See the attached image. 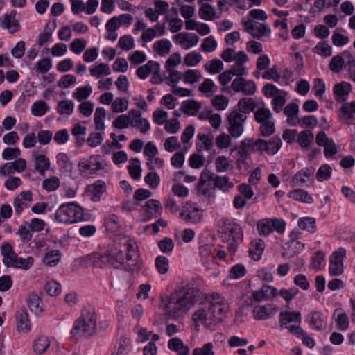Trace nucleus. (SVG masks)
<instances>
[{
	"label": "nucleus",
	"instance_id": "obj_1",
	"mask_svg": "<svg viewBox=\"0 0 355 355\" xmlns=\"http://www.w3.org/2000/svg\"><path fill=\"white\" fill-rule=\"evenodd\" d=\"M197 281L198 279H193L175 286L166 297L164 311L167 315L172 318L182 317L195 306L200 297Z\"/></svg>",
	"mask_w": 355,
	"mask_h": 355
},
{
	"label": "nucleus",
	"instance_id": "obj_2",
	"mask_svg": "<svg viewBox=\"0 0 355 355\" xmlns=\"http://www.w3.org/2000/svg\"><path fill=\"white\" fill-rule=\"evenodd\" d=\"M218 294L207 295L201 293V324L214 331L217 324L223 320V316L228 312L229 305L220 300Z\"/></svg>",
	"mask_w": 355,
	"mask_h": 355
},
{
	"label": "nucleus",
	"instance_id": "obj_3",
	"mask_svg": "<svg viewBox=\"0 0 355 355\" xmlns=\"http://www.w3.org/2000/svg\"><path fill=\"white\" fill-rule=\"evenodd\" d=\"M88 260L95 267H112L119 268L123 267L126 271H134L135 264H125L124 263V254L123 250L115 246L107 250L105 254L93 253L88 256Z\"/></svg>",
	"mask_w": 355,
	"mask_h": 355
},
{
	"label": "nucleus",
	"instance_id": "obj_4",
	"mask_svg": "<svg viewBox=\"0 0 355 355\" xmlns=\"http://www.w3.org/2000/svg\"><path fill=\"white\" fill-rule=\"evenodd\" d=\"M96 314L93 307L82 309L80 316L74 321L71 330L72 337L78 338L82 336L89 337L96 332Z\"/></svg>",
	"mask_w": 355,
	"mask_h": 355
},
{
	"label": "nucleus",
	"instance_id": "obj_5",
	"mask_svg": "<svg viewBox=\"0 0 355 355\" xmlns=\"http://www.w3.org/2000/svg\"><path fill=\"white\" fill-rule=\"evenodd\" d=\"M218 232L223 241L229 243L228 252L234 254L237 251L238 244L243 241V230L240 225L230 219H225Z\"/></svg>",
	"mask_w": 355,
	"mask_h": 355
},
{
	"label": "nucleus",
	"instance_id": "obj_6",
	"mask_svg": "<svg viewBox=\"0 0 355 355\" xmlns=\"http://www.w3.org/2000/svg\"><path fill=\"white\" fill-rule=\"evenodd\" d=\"M54 217L58 223L64 224L88 220V214H85L83 207L74 202L62 204L55 211Z\"/></svg>",
	"mask_w": 355,
	"mask_h": 355
},
{
	"label": "nucleus",
	"instance_id": "obj_7",
	"mask_svg": "<svg viewBox=\"0 0 355 355\" xmlns=\"http://www.w3.org/2000/svg\"><path fill=\"white\" fill-rule=\"evenodd\" d=\"M346 254L345 249L340 248L332 253L330 257L329 272L331 276H339L343 272V258Z\"/></svg>",
	"mask_w": 355,
	"mask_h": 355
},
{
	"label": "nucleus",
	"instance_id": "obj_8",
	"mask_svg": "<svg viewBox=\"0 0 355 355\" xmlns=\"http://www.w3.org/2000/svg\"><path fill=\"white\" fill-rule=\"evenodd\" d=\"M244 29L253 37L259 39L270 34V28L266 24L248 20L244 23Z\"/></svg>",
	"mask_w": 355,
	"mask_h": 355
},
{
	"label": "nucleus",
	"instance_id": "obj_9",
	"mask_svg": "<svg viewBox=\"0 0 355 355\" xmlns=\"http://www.w3.org/2000/svg\"><path fill=\"white\" fill-rule=\"evenodd\" d=\"M106 189L105 182L103 180H98L93 184L87 186L85 193L92 202H98Z\"/></svg>",
	"mask_w": 355,
	"mask_h": 355
},
{
	"label": "nucleus",
	"instance_id": "obj_10",
	"mask_svg": "<svg viewBox=\"0 0 355 355\" xmlns=\"http://www.w3.org/2000/svg\"><path fill=\"white\" fill-rule=\"evenodd\" d=\"M279 327L282 329H287L290 331V327L288 324L295 322L300 324L302 322V315L300 311H282L279 315Z\"/></svg>",
	"mask_w": 355,
	"mask_h": 355
},
{
	"label": "nucleus",
	"instance_id": "obj_11",
	"mask_svg": "<svg viewBox=\"0 0 355 355\" xmlns=\"http://www.w3.org/2000/svg\"><path fill=\"white\" fill-rule=\"evenodd\" d=\"M80 173L90 172L95 173L96 171L103 169L102 163L99 161L98 156L93 155L87 159L83 158L78 163Z\"/></svg>",
	"mask_w": 355,
	"mask_h": 355
},
{
	"label": "nucleus",
	"instance_id": "obj_12",
	"mask_svg": "<svg viewBox=\"0 0 355 355\" xmlns=\"http://www.w3.org/2000/svg\"><path fill=\"white\" fill-rule=\"evenodd\" d=\"M131 116L130 126L139 128L141 133H146L150 128L149 121L146 118H141V113L139 110H130L128 112Z\"/></svg>",
	"mask_w": 355,
	"mask_h": 355
},
{
	"label": "nucleus",
	"instance_id": "obj_13",
	"mask_svg": "<svg viewBox=\"0 0 355 355\" xmlns=\"http://www.w3.org/2000/svg\"><path fill=\"white\" fill-rule=\"evenodd\" d=\"M16 11H11L10 15L4 14L0 18L1 26L3 29H7L10 33H15L19 31L20 24L15 19Z\"/></svg>",
	"mask_w": 355,
	"mask_h": 355
},
{
	"label": "nucleus",
	"instance_id": "obj_14",
	"mask_svg": "<svg viewBox=\"0 0 355 355\" xmlns=\"http://www.w3.org/2000/svg\"><path fill=\"white\" fill-rule=\"evenodd\" d=\"M215 174L205 169L201 173V193L205 196H211L214 194L216 187H212L211 182L215 181Z\"/></svg>",
	"mask_w": 355,
	"mask_h": 355
},
{
	"label": "nucleus",
	"instance_id": "obj_15",
	"mask_svg": "<svg viewBox=\"0 0 355 355\" xmlns=\"http://www.w3.org/2000/svg\"><path fill=\"white\" fill-rule=\"evenodd\" d=\"M352 91V85L345 81L337 83L333 88V93L335 99L340 103L345 102L347 99V96Z\"/></svg>",
	"mask_w": 355,
	"mask_h": 355
},
{
	"label": "nucleus",
	"instance_id": "obj_16",
	"mask_svg": "<svg viewBox=\"0 0 355 355\" xmlns=\"http://www.w3.org/2000/svg\"><path fill=\"white\" fill-rule=\"evenodd\" d=\"M277 311V307H272L270 304L257 305L253 309V315L257 320H266L273 316Z\"/></svg>",
	"mask_w": 355,
	"mask_h": 355
},
{
	"label": "nucleus",
	"instance_id": "obj_17",
	"mask_svg": "<svg viewBox=\"0 0 355 355\" xmlns=\"http://www.w3.org/2000/svg\"><path fill=\"white\" fill-rule=\"evenodd\" d=\"M17 327L19 331H29L31 330V322L26 308L22 307L16 313Z\"/></svg>",
	"mask_w": 355,
	"mask_h": 355
},
{
	"label": "nucleus",
	"instance_id": "obj_18",
	"mask_svg": "<svg viewBox=\"0 0 355 355\" xmlns=\"http://www.w3.org/2000/svg\"><path fill=\"white\" fill-rule=\"evenodd\" d=\"M306 321L312 329L317 331H321L325 327V319L324 315L319 311L311 312L307 315Z\"/></svg>",
	"mask_w": 355,
	"mask_h": 355
},
{
	"label": "nucleus",
	"instance_id": "obj_19",
	"mask_svg": "<svg viewBox=\"0 0 355 355\" xmlns=\"http://www.w3.org/2000/svg\"><path fill=\"white\" fill-rule=\"evenodd\" d=\"M264 249V241L261 239H254L250 243V247L248 250L249 257L254 261H259L262 257Z\"/></svg>",
	"mask_w": 355,
	"mask_h": 355
},
{
	"label": "nucleus",
	"instance_id": "obj_20",
	"mask_svg": "<svg viewBox=\"0 0 355 355\" xmlns=\"http://www.w3.org/2000/svg\"><path fill=\"white\" fill-rule=\"evenodd\" d=\"M290 333L297 338H301L304 345L309 348L315 346V340L310 337L300 326L292 325L290 327Z\"/></svg>",
	"mask_w": 355,
	"mask_h": 355
},
{
	"label": "nucleus",
	"instance_id": "obj_21",
	"mask_svg": "<svg viewBox=\"0 0 355 355\" xmlns=\"http://www.w3.org/2000/svg\"><path fill=\"white\" fill-rule=\"evenodd\" d=\"M56 159L60 172L70 173L73 171V164L66 153H59Z\"/></svg>",
	"mask_w": 355,
	"mask_h": 355
},
{
	"label": "nucleus",
	"instance_id": "obj_22",
	"mask_svg": "<svg viewBox=\"0 0 355 355\" xmlns=\"http://www.w3.org/2000/svg\"><path fill=\"white\" fill-rule=\"evenodd\" d=\"M315 168L313 167L304 168L299 171L292 178V182L294 186H300L306 182L309 179L314 173Z\"/></svg>",
	"mask_w": 355,
	"mask_h": 355
},
{
	"label": "nucleus",
	"instance_id": "obj_23",
	"mask_svg": "<svg viewBox=\"0 0 355 355\" xmlns=\"http://www.w3.org/2000/svg\"><path fill=\"white\" fill-rule=\"evenodd\" d=\"M159 64L157 62L150 60L146 64L140 66L136 71L137 76L142 80L147 78V77L152 73L154 69H158Z\"/></svg>",
	"mask_w": 355,
	"mask_h": 355
},
{
	"label": "nucleus",
	"instance_id": "obj_24",
	"mask_svg": "<svg viewBox=\"0 0 355 355\" xmlns=\"http://www.w3.org/2000/svg\"><path fill=\"white\" fill-rule=\"evenodd\" d=\"M288 196L295 200L300 201L304 203L311 204L313 202V198L309 193L301 189H294L288 193Z\"/></svg>",
	"mask_w": 355,
	"mask_h": 355
},
{
	"label": "nucleus",
	"instance_id": "obj_25",
	"mask_svg": "<svg viewBox=\"0 0 355 355\" xmlns=\"http://www.w3.org/2000/svg\"><path fill=\"white\" fill-rule=\"evenodd\" d=\"M314 135L310 130H303L297 136V142L301 148L309 150L313 144Z\"/></svg>",
	"mask_w": 355,
	"mask_h": 355
},
{
	"label": "nucleus",
	"instance_id": "obj_26",
	"mask_svg": "<svg viewBox=\"0 0 355 355\" xmlns=\"http://www.w3.org/2000/svg\"><path fill=\"white\" fill-rule=\"evenodd\" d=\"M257 106V103L252 98H242L237 103V107H239L244 114H249L251 112L254 113Z\"/></svg>",
	"mask_w": 355,
	"mask_h": 355
},
{
	"label": "nucleus",
	"instance_id": "obj_27",
	"mask_svg": "<svg viewBox=\"0 0 355 355\" xmlns=\"http://www.w3.org/2000/svg\"><path fill=\"white\" fill-rule=\"evenodd\" d=\"M51 162L44 155H38L35 157V168L42 175H45V171L49 169Z\"/></svg>",
	"mask_w": 355,
	"mask_h": 355
},
{
	"label": "nucleus",
	"instance_id": "obj_28",
	"mask_svg": "<svg viewBox=\"0 0 355 355\" xmlns=\"http://www.w3.org/2000/svg\"><path fill=\"white\" fill-rule=\"evenodd\" d=\"M26 302L28 308L35 314H39L42 312V301L37 294H30L26 299Z\"/></svg>",
	"mask_w": 355,
	"mask_h": 355
},
{
	"label": "nucleus",
	"instance_id": "obj_29",
	"mask_svg": "<svg viewBox=\"0 0 355 355\" xmlns=\"http://www.w3.org/2000/svg\"><path fill=\"white\" fill-rule=\"evenodd\" d=\"M51 342L46 336H40L33 343V350L37 354H42L50 347Z\"/></svg>",
	"mask_w": 355,
	"mask_h": 355
},
{
	"label": "nucleus",
	"instance_id": "obj_30",
	"mask_svg": "<svg viewBox=\"0 0 355 355\" xmlns=\"http://www.w3.org/2000/svg\"><path fill=\"white\" fill-rule=\"evenodd\" d=\"M62 254L58 250H53L46 252L43 258V263L50 267L55 266L60 261Z\"/></svg>",
	"mask_w": 355,
	"mask_h": 355
},
{
	"label": "nucleus",
	"instance_id": "obj_31",
	"mask_svg": "<svg viewBox=\"0 0 355 355\" xmlns=\"http://www.w3.org/2000/svg\"><path fill=\"white\" fill-rule=\"evenodd\" d=\"M215 181L211 182L212 187H216L223 191H227L234 184L227 176L214 175Z\"/></svg>",
	"mask_w": 355,
	"mask_h": 355
},
{
	"label": "nucleus",
	"instance_id": "obj_32",
	"mask_svg": "<svg viewBox=\"0 0 355 355\" xmlns=\"http://www.w3.org/2000/svg\"><path fill=\"white\" fill-rule=\"evenodd\" d=\"M297 225L300 229L314 233L316 228L315 219L312 217H302L298 220Z\"/></svg>",
	"mask_w": 355,
	"mask_h": 355
},
{
	"label": "nucleus",
	"instance_id": "obj_33",
	"mask_svg": "<svg viewBox=\"0 0 355 355\" xmlns=\"http://www.w3.org/2000/svg\"><path fill=\"white\" fill-rule=\"evenodd\" d=\"M223 62L217 58L207 61L204 64L205 69L210 74L219 73L223 69Z\"/></svg>",
	"mask_w": 355,
	"mask_h": 355
},
{
	"label": "nucleus",
	"instance_id": "obj_34",
	"mask_svg": "<svg viewBox=\"0 0 355 355\" xmlns=\"http://www.w3.org/2000/svg\"><path fill=\"white\" fill-rule=\"evenodd\" d=\"M144 207L146 208L147 212L154 214L155 217L160 216L162 212V207L160 202L155 199H150L146 201Z\"/></svg>",
	"mask_w": 355,
	"mask_h": 355
},
{
	"label": "nucleus",
	"instance_id": "obj_35",
	"mask_svg": "<svg viewBox=\"0 0 355 355\" xmlns=\"http://www.w3.org/2000/svg\"><path fill=\"white\" fill-rule=\"evenodd\" d=\"M282 142L279 137H272L266 141V153L269 155H275L280 149Z\"/></svg>",
	"mask_w": 355,
	"mask_h": 355
},
{
	"label": "nucleus",
	"instance_id": "obj_36",
	"mask_svg": "<svg viewBox=\"0 0 355 355\" xmlns=\"http://www.w3.org/2000/svg\"><path fill=\"white\" fill-rule=\"evenodd\" d=\"M73 108L74 103L71 100H62L58 102L57 105V111L61 115L72 114Z\"/></svg>",
	"mask_w": 355,
	"mask_h": 355
},
{
	"label": "nucleus",
	"instance_id": "obj_37",
	"mask_svg": "<svg viewBox=\"0 0 355 355\" xmlns=\"http://www.w3.org/2000/svg\"><path fill=\"white\" fill-rule=\"evenodd\" d=\"M53 67V62L51 58H44L39 60L35 65L37 73L45 74L49 72Z\"/></svg>",
	"mask_w": 355,
	"mask_h": 355
},
{
	"label": "nucleus",
	"instance_id": "obj_38",
	"mask_svg": "<svg viewBox=\"0 0 355 355\" xmlns=\"http://www.w3.org/2000/svg\"><path fill=\"white\" fill-rule=\"evenodd\" d=\"M272 113L268 108L261 107L254 112V119L258 123H266L272 120Z\"/></svg>",
	"mask_w": 355,
	"mask_h": 355
},
{
	"label": "nucleus",
	"instance_id": "obj_39",
	"mask_svg": "<svg viewBox=\"0 0 355 355\" xmlns=\"http://www.w3.org/2000/svg\"><path fill=\"white\" fill-rule=\"evenodd\" d=\"M218 90V86L211 79L207 78L201 83V93L205 94V96L211 97Z\"/></svg>",
	"mask_w": 355,
	"mask_h": 355
},
{
	"label": "nucleus",
	"instance_id": "obj_40",
	"mask_svg": "<svg viewBox=\"0 0 355 355\" xmlns=\"http://www.w3.org/2000/svg\"><path fill=\"white\" fill-rule=\"evenodd\" d=\"M171 44L167 39H162L157 41L153 44L155 51L160 55L167 54L170 52Z\"/></svg>",
	"mask_w": 355,
	"mask_h": 355
},
{
	"label": "nucleus",
	"instance_id": "obj_41",
	"mask_svg": "<svg viewBox=\"0 0 355 355\" xmlns=\"http://www.w3.org/2000/svg\"><path fill=\"white\" fill-rule=\"evenodd\" d=\"M262 92L266 98H275L278 96V94H283L284 96L287 95L286 92L278 89L272 83H266L262 89Z\"/></svg>",
	"mask_w": 355,
	"mask_h": 355
},
{
	"label": "nucleus",
	"instance_id": "obj_42",
	"mask_svg": "<svg viewBox=\"0 0 355 355\" xmlns=\"http://www.w3.org/2000/svg\"><path fill=\"white\" fill-rule=\"evenodd\" d=\"M49 110V105L43 101H36L31 106V113L35 116L44 115Z\"/></svg>",
	"mask_w": 355,
	"mask_h": 355
},
{
	"label": "nucleus",
	"instance_id": "obj_43",
	"mask_svg": "<svg viewBox=\"0 0 355 355\" xmlns=\"http://www.w3.org/2000/svg\"><path fill=\"white\" fill-rule=\"evenodd\" d=\"M218 17L216 15V11L213 6L208 3H201V19L214 20Z\"/></svg>",
	"mask_w": 355,
	"mask_h": 355
},
{
	"label": "nucleus",
	"instance_id": "obj_44",
	"mask_svg": "<svg viewBox=\"0 0 355 355\" xmlns=\"http://www.w3.org/2000/svg\"><path fill=\"white\" fill-rule=\"evenodd\" d=\"M92 92V87L89 85H87L85 87H78L76 92L73 93V97L78 101L81 102L87 98Z\"/></svg>",
	"mask_w": 355,
	"mask_h": 355
},
{
	"label": "nucleus",
	"instance_id": "obj_45",
	"mask_svg": "<svg viewBox=\"0 0 355 355\" xmlns=\"http://www.w3.org/2000/svg\"><path fill=\"white\" fill-rule=\"evenodd\" d=\"M155 264L158 272L161 275L166 274L168 271L169 261L167 257L159 255L156 257Z\"/></svg>",
	"mask_w": 355,
	"mask_h": 355
},
{
	"label": "nucleus",
	"instance_id": "obj_46",
	"mask_svg": "<svg viewBox=\"0 0 355 355\" xmlns=\"http://www.w3.org/2000/svg\"><path fill=\"white\" fill-rule=\"evenodd\" d=\"M313 52L323 57H329L332 54V49L330 45L324 42H320L313 47Z\"/></svg>",
	"mask_w": 355,
	"mask_h": 355
},
{
	"label": "nucleus",
	"instance_id": "obj_47",
	"mask_svg": "<svg viewBox=\"0 0 355 355\" xmlns=\"http://www.w3.org/2000/svg\"><path fill=\"white\" fill-rule=\"evenodd\" d=\"M131 162L132 165L128 166V173L134 180H139L141 173L140 161L137 158H134L131 160Z\"/></svg>",
	"mask_w": 355,
	"mask_h": 355
},
{
	"label": "nucleus",
	"instance_id": "obj_48",
	"mask_svg": "<svg viewBox=\"0 0 355 355\" xmlns=\"http://www.w3.org/2000/svg\"><path fill=\"white\" fill-rule=\"evenodd\" d=\"M30 227L28 225V222H24L23 224L19 225L17 234L20 236V239L23 243H26L31 240L33 234Z\"/></svg>",
	"mask_w": 355,
	"mask_h": 355
},
{
	"label": "nucleus",
	"instance_id": "obj_49",
	"mask_svg": "<svg viewBox=\"0 0 355 355\" xmlns=\"http://www.w3.org/2000/svg\"><path fill=\"white\" fill-rule=\"evenodd\" d=\"M200 105L193 101H185L182 103L181 110L187 115H194L198 112Z\"/></svg>",
	"mask_w": 355,
	"mask_h": 355
},
{
	"label": "nucleus",
	"instance_id": "obj_50",
	"mask_svg": "<svg viewBox=\"0 0 355 355\" xmlns=\"http://www.w3.org/2000/svg\"><path fill=\"white\" fill-rule=\"evenodd\" d=\"M253 139L250 138H245L241 141L240 147L238 150V154L241 157H246L248 155V151H252Z\"/></svg>",
	"mask_w": 355,
	"mask_h": 355
},
{
	"label": "nucleus",
	"instance_id": "obj_51",
	"mask_svg": "<svg viewBox=\"0 0 355 355\" xmlns=\"http://www.w3.org/2000/svg\"><path fill=\"white\" fill-rule=\"evenodd\" d=\"M217 42L213 36H209L203 40L201 44V51L211 53L217 48Z\"/></svg>",
	"mask_w": 355,
	"mask_h": 355
},
{
	"label": "nucleus",
	"instance_id": "obj_52",
	"mask_svg": "<svg viewBox=\"0 0 355 355\" xmlns=\"http://www.w3.org/2000/svg\"><path fill=\"white\" fill-rule=\"evenodd\" d=\"M245 274V267L241 263H237L231 268L229 277L230 279H236L244 277Z\"/></svg>",
	"mask_w": 355,
	"mask_h": 355
},
{
	"label": "nucleus",
	"instance_id": "obj_53",
	"mask_svg": "<svg viewBox=\"0 0 355 355\" xmlns=\"http://www.w3.org/2000/svg\"><path fill=\"white\" fill-rule=\"evenodd\" d=\"M44 289L49 295L57 296L61 293V285L58 282L51 280L46 283Z\"/></svg>",
	"mask_w": 355,
	"mask_h": 355
},
{
	"label": "nucleus",
	"instance_id": "obj_54",
	"mask_svg": "<svg viewBox=\"0 0 355 355\" xmlns=\"http://www.w3.org/2000/svg\"><path fill=\"white\" fill-rule=\"evenodd\" d=\"M247 119V115L244 114L241 110L238 107L232 111L228 116L229 123H243Z\"/></svg>",
	"mask_w": 355,
	"mask_h": 355
},
{
	"label": "nucleus",
	"instance_id": "obj_55",
	"mask_svg": "<svg viewBox=\"0 0 355 355\" xmlns=\"http://www.w3.org/2000/svg\"><path fill=\"white\" fill-rule=\"evenodd\" d=\"M128 107V101L122 98H116L112 104V110L116 113L123 112Z\"/></svg>",
	"mask_w": 355,
	"mask_h": 355
},
{
	"label": "nucleus",
	"instance_id": "obj_56",
	"mask_svg": "<svg viewBox=\"0 0 355 355\" xmlns=\"http://www.w3.org/2000/svg\"><path fill=\"white\" fill-rule=\"evenodd\" d=\"M131 116L125 114L119 115L113 122V126L118 129L127 128L130 125Z\"/></svg>",
	"mask_w": 355,
	"mask_h": 355
},
{
	"label": "nucleus",
	"instance_id": "obj_57",
	"mask_svg": "<svg viewBox=\"0 0 355 355\" xmlns=\"http://www.w3.org/2000/svg\"><path fill=\"white\" fill-rule=\"evenodd\" d=\"M160 251L164 254L171 252L174 248V243L171 238L165 237L158 242Z\"/></svg>",
	"mask_w": 355,
	"mask_h": 355
},
{
	"label": "nucleus",
	"instance_id": "obj_58",
	"mask_svg": "<svg viewBox=\"0 0 355 355\" xmlns=\"http://www.w3.org/2000/svg\"><path fill=\"white\" fill-rule=\"evenodd\" d=\"M344 64L345 58L340 55H337L331 58L329 62V68L332 71L338 73L342 69Z\"/></svg>",
	"mask_w": 355,
	"mask_h": 355
},
{
	"label": "nucleus",
	"instance_id": "obj_59",
	"mask_svg": "<svg viewBox=\"0 0 355 355\" xmlns=\"http://www.w3.org/2000/svg\"><path fill=\"white\" fill-rule=\"evenodd\" d=\"M340 119L344 121V123L347 125H352L354 120V116L353 112L348 109L347 105H343L340 107Z\"/></svg>",
	"mask_w": 355,
	"mask_h": 355
},
{
	"label": "nucleus",
	"instance_id": "obj_60",
	"mask_svg": "<svg viewBox=\"0 0 355 355\" xmlns=\"http://www.w3.org/2000/svg\"><path fill=\"white\" fill-rule=\"evenodd\" d=\"M332 169L329 164L322 165L317 172V180L320 182L327 180L331 178Z\"/></svg>",
	"mask_w": 355,
	"mask_h": 355
},
{
	"label": "nucleus",
	"instance_id": "obj_61",
	"mask_svg": "<svg viewBox=\"0 0 355 355\" xmlns=\"http://www.w3.org/2000/svg\"><path fill=\"white\" fill-rule=\"evenodd\" d=\"M260 135L262 137H268L272 135L275 131V123L271 120L266 123H260Z\"/></svg>",
	"mask_w": 355,
	"mask_h": 355
},
{
	"label": "nucleus",
	"instance_id": "obj_62",
	"mask_svg": "<svg viewBox=\"0 0 355 355\" xmlns=\"http://www.w3.org/2000/svg\"><path fill=\"white\" fill-rule=\"evenodd\" d=\"M300 125L302 128H310L313 129L318 123V119L314 115L304 116L299 119Z\"/></svg>",
	"mask_w": 355,
	"mask_h": 355
},
{
	"label": "nucleus",
	"instance_id": "obj_63",
	"mask_svg": "<svg viewBox=\"0 0 355 355\" xmlns=\"http://www.w3.org/2000/svg\"><path fill=\"white\" fill-rule=\"evenodd\" d=\"M87 42L83 38L75 39L69 46L70 50L76 54H80L85 49Z\"/></svg>",
	"mask_w": 355,
	"mask_h": 355
},
{
	"label": "nucleus",
	"instance_id": "obj_64",
	"mask_svg": "<svg viewBox=\"0 0 355 355\" xmlns=\"http://www.w3.org/2000/svg\"><path fill=\"white\" fill-rule=\"evenodd\" d=\"M60 186V180L56 176L46 179L42 182V187L48 191L56 190Z\"/></svg>",
	"mask_w": 355,
	"mask_h": 355
}]
</instances>
